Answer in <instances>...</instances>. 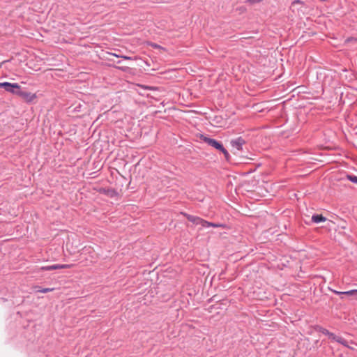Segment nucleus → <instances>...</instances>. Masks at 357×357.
I'll return each mask as SVG.
<instances>
[{
	"mask_svg": "<svg viewBox=\"0 0 357 357\" xmlns=\"http://www.w3.org/2000/svg\"><path fill=\"white\" fill-rule=\"evenodd\" d=\"M293 3V4H296V3L303 4V1H301V0H295V1H293V3Z\"/></svg>",
	"mask_w": 357,
	"mask_h": 357,
	"instance_id": "dca6fc26",
	"label": "nucleus"
},
{
	"mask_svg": "<svg viewBox=\"0 0 357 357\" xmlns=\"http://www.w3.org/2000/svg\"><path fill=\"white\" fill-rule=\"evenodd\" d=\"M262 0H247L246 2L247 3H249L250 4H253V3H259L261 2Z\"/></svg>",
	"mask_w": 357,
	"mask_h": 357,
	"instance_id": "4468645a",
	"label": "nucleus"
},
{
	"mask_svg": "<svg viewBox=\"0 0 357 357\" xmlns=\"http://www.w3.org/2000/svg\"><path fill=\"white\" fill-rule=\"evenodd\" d=\"M109 55H112V56H116L117 58H123L124 59H126V60H130L131 59V57L130 56H121V55H119V54H116L115 53H109Z\"/></svg>",
	"mask_w": 357,
	"mask_h": 357,
	"instance_id": "9b49d317",
	"label": "nucleus"
},
{
	"mask_svg": "<svg viewBox=\"0 0 357 357\" xmlns=\"http://www.w3.org/2000/svg\"><path fill=\"white\" fill-rule=\"evenodd\" d=\"M53 290H54L53 288H44V289H41L38 290V291L41 292V293H47V292L52 291Z\"/></svg>",
	"mask_w": 357,
	"mask_h": 357,
	"instance_id": "f8f14e48",
	"label": "nucleus"
},
{
	"mask_svg": "<svg viewBox=\"0 0 357 357\" xmlns=\"http://www.w3.org/2000/svg\"><path fill=\"white\" fill-rule=\"evenodd\" d=\"M18 96H21L28 102H31L34 99L36 98V95L35 93H32L31 92H27L25 91H22L21 89L19 91Z\"/></svg>",
	"mask_w": 357,
	"mask_h": 357,
	"instance_id": "423d86ee",
	"label": "nucleus"
},
{
	"mask_svg": "<svg viewBox=\"0 0 357 357\" xmlns=\"http://www.w3.org/2000/svg\"><path fill=\"white\" fill-rule=\"evenodd\" d=\"M187 219L194 223L196 225H201L202 227H222L225 228V225L223 224H216L208 222L205 220H203L199 217L193 216L191 215H186Z\"/></svg>",
	"mask_w": 357,
	"mask_h": 357,
	"instance_id": "7ed1b4c3",
	"label": "nucleus"
},
{
	"mask_svg": "<svg viewBox=\"0 0 357 357\" xmlns=\"http://www.w3.org/2000/svg\"><path fill=\"white\" fill-rule=\"evenodd\" d=\"M0 89L13 94L18 95L20 86L17 83H10L8 82H0Z\"/></svg>",
	"mask_w": 357,
	"mask_h": 357,
	"instance_id": "20e7f679",
	"label": "nucleus"
},
{
	"mask_svg": "<svg viewBox=\"0 0 357 357\" xmlns=\"http://www.w3.org/2000/svg\"><path fill=\"white\" fill-rule=\"evenodd\" d=\"M333 292L337 295H348V296H354L357 294V289H352L347 291H338L336 290H333Z\"/></svg>",
	"mask_w": 357,
	"mask_h": 357,
	"instance_id": "0eeeda50",
	"label": "nucleus"
},
{
	"mask_svg": "<svg viewBox=\"0 0 357 357\" xmlns=\"http://www.w3.org/2000/svg\"><path fill=\"white\" fill-rule=\"evenodd\" d=\"M198 137L201 142H204L208 146L219 151L224 155V156H230L228 151L223 146L220 142L202 134L199 135Z\"/></svg>",
	"mask_w": 357,
	"mask_h": 357,
	"instance_id": "f257e3e1",
	"label": "nucleus"
},
{
	"mask_svg": "<svg viewBox=\"0 0 357 357\" xmlns=\"http://www.w3.org/2000/svg\"><path fill=\"white\" fill-rule=\"evenodd\" d=\"M312 220L315 223H319L325 222L326 220V218L321 215H314L312 217Z\"/></svg>",
	"mask_w": 357,
	"mask_h": 357,
	"instance_id": "6e6552de",
	"label": "nucleus"
},
{
	"mask_svg": "<svg viewBox=\"0 0 357 357\" xmlns=\"http://www.w3.org/2000/svg\"><path fill=\"white\" fill-rule=\"evenodd\" d=\"M336 342L344 345V347H349L348 342L340 336H338Z\"/></svg>",
	"mask_w": 357,
	"mask_h": 357,
	"instance_id": "1a4fd4ad",
	"label": "nucleus"
},
{
	"mask_svg": "<svg viewBox=\"0 0 357 357\" xmlns=\"http://www.w3.org/2000/svg\"><path fill=\"white\" fill-rule=\"evenodd\" d=\"M347 178L349 181H350L354 183H357V176H356L348 174V175H347Z\"/></svg>",
	"mask_w": 357,
	"mask_h": 357,
	"instance_id": "9d476101",
	"label": "nucleus"
},
{
	"mask_svg": "<svg viewBox=\"0 0 357 357\" xmlns=\"http://www.w3.org/2000/svg\"><path fill=\"white\" fill-rule=\"evenodd\" d=\"M116 68H119V69H121V70H124V69H123V67H116Z\"/></svg>",
	"mask_w": 357,
	"mask_h": 357,
	"instance_id": "a211bd4d",
	"label": "nucleus"
},
{
	"mask_svg": "<svg viewBox=\"0 0 357 357\" xmlns=\"http://www.w3.org/2000/svg\"><path fill=\"white\" fill-rule=\"evenodd\" d=\"M328 337H329L331 340H333V341H335V342H336V341H337V338L338 337V336H337V335H335L334 333H331L329 334Z\"/></svg>",
	"mask_w": 357,
	"mask_h": 357,
	"instance_id": "ddd939ff",
	"label": "nucleus"
},
{
	"mask_svg": "<svg viewBox=\"0 0 357 357\" xmlns=\"http://www.w3.org/2000/svg\"><path fill=\"white\" fill-rule=\"evenodd\" d=\"M229 149L234 155L240 154L241 152L248 150L245 139L242 137L231 139L229 140Z\"/></svg>",
	"mask_w": 357,
	"mask_h": 357,
	"instance_id": "f03ea898",
	"label": "nucleus"
},
{
	"mask_svg": "<svg viewBox=\"0 0 357 357\" xmlns=\"http://www.w3.org/2000/svg\"><path fill=\"white\" fill-rule=\"evenodd\" d=\"M322 333L326 335H328L329 336V334L331 333V332H329L328 330L326 329H323L322 330Z\"/></svg>",
	"mask_w": 357,
	"mask_h": 357,
	"instance_id": "2eb2a0df",
	"label": "nucleus"
},
{
	"mask_svg": "<svg viewBox=\"0 0 357 357\" xmlns=\"http://www.w3.org/2000/svg\"><path fill=\"white\" fill-rule=\"evenodd\" d=\"M318 155H319V156H326V154H325V153H319V154H318Z\"/></svg>",
	"mask_w": 357,
	"mask_h": 357,
	"instance_id": "f3484780",
	"label": "nucleus"
},
{
	"mask_svg": "<svg viewBox=\"0 0 357 357\" xmlns=\"http://www.w3.org/2000/svg\"><path fill=\"white\" fill-rule=\"evenodd\" d=\"M73 264H54L40 267L41 271H53L56 269L70 268Z\"/></svg>",
	"mask_w": 357,
	"mask_h": 357,
	"instance_id": "39448f33",
	"label": "nucleus"
}]
</instances>
